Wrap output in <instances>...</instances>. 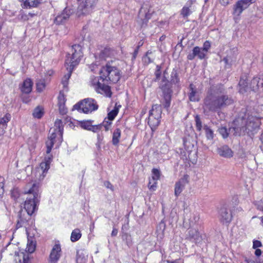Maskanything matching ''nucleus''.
I'll return each instance as SVG.
<instances>
[{
  "label": "nucleus",
  "instance_id": "f257e3e1",
  "mask_svg": "<svg viewBox=\"0 0 263 263\" xmlns=\"http://www.w3.org/2000/svg\"><path fill=\"white\" fill-rule=\"evenodd\" d=\"M63 126L61 120L57 119L54 123V126L50 128L47 140L46 142V154L48 155L44 158L43 162L40 163V167L37 168V172L40 176L39 180L44 179L46 173L50 168V164L52 160V156L50 153L55 144L59 147L63 141Z\"/></svg>",
  "mask_w": 263,
  "mask_h": 263
},
{
  "label": "nucleus",
  "instance_id": "f03ea898",
  "mask_svg": "<svg viewBox=\"0 0 263 263\" xmlns=\"http://www.w3.org/2000/svg\"><path fill=\"white\" fill-rule=\"evenodd\" d=\"M24 193L25 194L32 195L33 198H27L23 205H21V209L17 215V220H31V215L37 210V205L41 194L40 183L35 181L27 183L24 187Z\"/></svg>",
  "mask_w": 263,
  "mask_h": 263
},
{
  "label": "nucleus",
  "instance_id": "7ed1b4c3",
  "mask_svg": "<svg viewBox=\"0 0 263 263\" xmlns=\"http://www.w3.org/2000/svg\"><path fill=\"white\" fill-rule=\"evenodd\" d=\"M224 89L222 85L211 88L204 100V111L207 110L216 111L233 103V100L224 95Z\"/></svg>",
  "mask_w": 263,
  "mask_h": 263
},
{
  "label": "nucleus",
  "instance_id": "20e7f679",
  "mask_svg": "<svg viewBox=\"0 0 263 263\" xmlns=\"http://www.w3.org/2000/svg\"><path fill=\"white\" fill-rule=\"evenodd\" d=\"M83 55L82 48L80 45L75 44L70 48V51L66 55L65 63V66L68 72L62 80V83L65 88L67 87L68 81L73 68L79 64Z\"/></svg>",
  "mask_w": 263,
  "mask_h": 263
},
{
  "label": "nucleus",
  "instance_id": "39448f33",
  "mask_svg": "<svg viewBox=\"0 0 263 263\" xmlns=\"http://www.w3.org/2000/svg\"><path fill=\"white\" fill-rule=\"evenodd\" d=\"M260 125V119L256 117L250 116L247 121L237 119L234 121L230 132L235 136L250 134L257 129Z\"/></svg>",
  "mask_w": 263,
  "mask_h": 263
},
{
  "label": "nucleus",
  "instance_id": "423d86ee",
  "mask_svg": "<svg viewBox=\"0 0 263 263\" xmlns=\"http://www.w3.org/2000/svg\"><path fill=\"white\" fill-rule=\"evenodd\" d=\"M100 78L103 81L117 83L120 79L119 70L115 66L107 64L100 71Z\"/></svg>",
  "mask_w": 263,
  "mask_h": 263
},
{
  "label": "nucleus",
  "instance_id": "0eeeda50",
  "mask_svg": "<svg viewBox=\"0 0 263 263\" xmlns=\"http://www.w3.org/2000/svg\"><path fill=\"white\" fill-rule=\"evenodd\" d=\"M73 107L80 112L88 114L97 110L98 109V105L94 99L87 98L75 104Z\"/></svg>",
  "mask_w": 263,
  "mask_h": 263
},
{
  "label": "nucleus",
  "instance_id": "6e6552de",
  "mask_svg": "<svg viewBox=\"0 0 263 263\" xmlns=\"http://www.w3.org/2000/svg\"><path fill=\"white\" fill-rule=\"evenodd\" d=\"M79 6L78 14L79 16L87 15L91 13L97 4V0H78Z\"/></svg>",
  "mask_w": 263,
  "mask_h": 263
},
{
  "label": "nucleus",
  "instance_id": "1a4fd4ad",
  "mask_svg": "<svg viewBox=\"0 0 263 263\" xmlns=\"http://www.w3.org/2000/svg\"><path fill=\"white\" fill-rule=\"evenodd\" d=\"M161 113V107L160 105L155 104L152 106L148 117V124L152 128L155 127L159 124Z\"/></svg>",
  "mask_w": 263,
  "mask_h": 263
},
{
  "label": "nucleus",
  "instance_id": "9d476101",
  "mask_svg": "<svg viewBox=\"0 0 263 263\" xmlns=\"http://www.w3.org/2000/svg\"><path fill=\"white\" fill-rule=\"evenodd\" d=\"M36 248V241L35 239H28L25 253L20 252L17 253L19 257L20 263H30L29 253L34 252Z\"/></svg>",
  "mask_w": 263,
  "mask_h": 263
},
{
  "label": "nucleus",
  "instance_id": "9b49d317",
  "mask_svg": "<svg viewBox=\"0 0 263 263\" xmlns=\"http://www.w3.org/2000/svg\"><path fill=\"white\" fill-rule=\"evenodd\" d=\"M22 227L25 228L27 239H35L34 237L37 235V231L34 228L32 220H17V229Z\"/></svg>",
  "mask_w": 263,
  "mask_h": 263
},
{
  "label": "nucleus",
  "instance_id": "f8f14e48",
  "mask_svg": "<svg viewBox=\"0 0 263 263\" xmlns=\"http://www.w3.org/2000/svg\"><path fill=\"white\" fill-rule=\"evenodd\" d=\"M90 83L91 86L98 93L104 94L108 97H111V92L110 87L108 85L101 84V83L99 82L98 77H92L91 78Z\"/></svg>",
  "mask_w": 263,
  "mask_h": 263
},
{
  "label": "nucleus",
  "instance_id": "ddd939ff",
  "mask_svg": "<svg viewBox=\"0 0 263 263\" xmlns=\"http://www.w3.org/2000/svg\"><path fill=\"white\" fill-rule=\"evenodd\" d=\"M252 4V0H239L233 6V15L234 19L237 20L243 10H246Z\"/></svg>",
  "mask_w": 263,
  "mask_h": 263
},
{
  "label": "nucleus",
  "instance_id": "4468645a",
  "mask_svg": "<svg viewBox=\"0 0 263 263\" xmlns=\"http://www.w3.org/2000/svg\"><path fill=\"white\" fill-rule=\"evenodd\" d=\"M151 14L149 12L148 6L147 5L143 6L139 12L138 22L141 27H144L148 21L151 18Z\"/></svg>",
  "mask_w": 263,
  "mask_h": 263
},
{
  "label": "nucleus",
  "instance_id": "2eb2a0df",
  "mask_svg": "<svg viewBox=\"0 0 263 263\" xmlns=\"http://www.w3.org/2000/svg\"><path fill=\"white\" fill-rule=\"evenodd\" d=\"M189 183V176L187 175H184L175 184L174 194L178 197L184 190L185 186Z\"/></svg>",
  "mask_w": 263,
  "mask_h": 263
},
{
  "label": "nucleus",
  "instance_id": "dca6fc26",
  "mask_svg": "<svg viewBox=\"0 0 263 263\" xmlns=\"http://www.w3.org/2000/svg\"><path fill=\"white\" fill-rule=\"evenodd\" d=\"M62 254L61 245L59 243H55L52 247L49 258L50 263H56L60 259Z\"/></svg>",
  "mask_w": 263,
  "mask_h": 263
},
{
  "label": "nucleus",
  "instance_id": "f3484780",
  "mask_svg": "<svg viewBox=\"0 0 263 263\" xmlns=\"http://www.w3.org/2000/svg\"><path fill=\"white\" fill-rule=\"evenodd\" d=\"M186 236L191 240L195 243L199 242L201 240V237L197 228H190L187 231Z\"/></svg>",
  "mask_w": 263,
  "mask_h": 263
},
{
  "label": "nucleus",
  "instance_id": "a211bd4d",
  "mask_svg": "<svg viewBox=\"0 0 263 263\" xmlns=\"http://www.w3.org/2000/svg\"><path fill=\"white\" fill-rule=\"evenodd\" d=\"M206 53L198 46L195 47L193 49V52L187 55V59L190 60H193L195 57H197L199 59L202 60L205 58Z\"/></svg>",
  "mask_w": 263,
  "mask_h": 263
},
{
  "label": "nucleus",
  "instance_id": "6ab92c4d",
  "mask_svg": "<svg viewBox=\"0 0 263 263\" xmlns=\"http://www.w3.org/2000/svg\"><path fill=\"white\" fill-rule=\"evenodd\" d=\"M70 13V10L66 8L60 14L55 17L54 23L59 25L64 23L69 18Z\"/></svg>",
  "mask_w": 263,
  "mask_h": 263
},
{
  "label": "nucleus",
  "instance_id": "aec40b11",
  "mask_svg": "<svg viewBox=\"0 0 263 263\" xmlns=\"http://www.w3.org/2000/svg\"><path fill=\"white\" fill-rule=\"evenodd\" d=\"M33 82L30 79L25 80L20 86V89L23 93L28 94L32 91Z\"/></svg>",
  "mask_w": 263,
  "mask_h": 263
},
{
  "label": "nucleus",
  "instance_id": "412c9836",
  "mask_svg": "<svg viewBox=\"0 0 263 263\" xmlns=\"http://www.w3.org/2000/svg\"><path fill=\"white\" fill-rule=\"evenodd\" d=\"M217 153L220 156L226 158H230L233 156V152L227 145L218 147Z\"/></svg>",
  "mask_w": 263,
  "mask_h": 263
},
{
  "label": "nucleus",
  "instance_id": "4be33fe9",
  "mask_svg": "<svg viewBox=\"0 0 263 263\" xmlns=\"http://www.w3.org/2000/svg\"><path fill=\"white\" fill-rule=\"evenodd\" d=\"M171 92L172 91L170 89H167L166 91L164 90L163 91V99L161 103L165 108H168L170 106L171 100Z\"/></svg>",
  "mask_w": 263,
  "mask_h": 263
},
{
  "label": "nucleus",
  "instance_id": "5701e85b",
  "mask_svg": "<svg viewBox=\"0 0 263 263\" xmlns=\"http://www.w3.org/2000/svg\"><path fill=\"white\" fill-rule=\"evenodd\" d=\"M21 6L24 8L35 7L40 3V0H20Z\"/></svg>",
  "mask_w": 263,
  "mask_h": 263
},
{
  "label": "nucleus",
  "instance_id": "b1692460",
  "mask_svg": "<svg viewBox=\"0 0 263 263\" xmlns=\"http://www.w3.org/2000/svg\"><path fill=\"white\" fill-rule=\"evenodd\" d=\"M220 219L223 223H229L232 220L231 214L226 209H221L220 211Z\"/></svg>",
  "mask_w": 263,
  "mask_h": 263
},
{
  "label": "nucleus",
  "instance_id": "393cba45",
  "mask_svg": "<svg viewBox=\"0 0 263 263\" xmlns=\"http://www.w3.org/2000/svg\"><path fill=\"white\" fill-rule=\"evenodd\" d=\"M114 51L112 50L110 48H105L99 54V58L101 60H106L108 57L113 55Z\"/></svg>",
  "mask_w": 263,
  "mask_h": 263
},
{
  "label": "nucleus",
  "instance_id": "a878e982",
  "mask_svg": "<svg viewBox=\"0 0 263 263\" xmlns=\"http://www.w3.org/2000/svg\"><path fill=\"white\" fill-rule=\"evenodd\" d=\"M121 131L119 128L115 129L112 133V143L114 145H117L120 142Z\"/></svg>",
  "mask_w": 263,
  "mask_h": 263
},
{
  "label": "nucleus",
  "instance_id": "bb28decb",
  "mask_svg": "<svg viewBox=\"0 0 263 263\" xmlns=\"http://www.w3.org/2000/svg\"><path fill=\"white\" fill-rule=\"evenodd\" d=\"M190 92L189 95V98L191 101H198L199 99V96L197 91L195 89L193 84H191L190 86Z\"/></svg>",
  "mask_w": 263,
  "mask_h": 263
},
{
  "label": "nucleus",
  "instance_id": "cd10ccee",
  "mask_svg": "<svg viewBox=\"0 0 263 263\" xmlns=\"http://www.w3.org/2000/svg\"><path fill=\"white\" fill-rule=\"evenodd\" d=\"M82 236L81 231L79 229H75L71 233L70 240L72 242H76L79 240Z\"/></svg>",
  "mask_w": 263,
  "mask_h": 263
},
{
  "label": "nucleus",
  "instance_id": "c85d7f7f",
  "mask_svg": "<svg viewBox=\"0 0 263 263\" xmlns=\"http://www.w3.org/2000/svg\"><path fill=\"white\" fill-rule=\"evenodd\" d=\"M46 87L45 80L44 79H39L36 82V91L39 92H43Z\"/></svg>",
  "mask_w": 263,
  "mask_h": 263
},
{
  "label": "nucleus",
  "instance_id": "c756f323",
  "mask_svg": "<svg viewBox=\"0 0 263 263\" xmlns=\"http://www.w3.org/2000/svg\"><path fill=\"white\" fill-rule=\"evenodd\" d=\"M10 119L11 115L9 114H6L4 117H0V128H6L7 123L10 121Z\"/></svg>",
  "mask_w": 263,
  "mask_h": 263
},
{
  "label": "nucleus",
  "instance_id": "7c9ffc66",
  "mask_svg": "<svg viewBox=\"0 0 263 263\" xmlns=\"http://www.w3.org/2000/svg\"><path fill=\"white\" fill-rule=\"evenodd\" d=\"M203 128L204 130L205 136L207 139L212 140L214 136L213 130L207 125H204Z\"/></svg>",
  "mask_w": 263,
  "mask_h": 263
},
{
  "label": "nucleus",
  "instance_id": "2f4dec72",
  "mask_svg": "<svg viewBox=\"0 0 263 263\" xmlns=\"http://www.w3.org/2000/svg\"><path fill=\"white\" fill-rule=\"evenodd\" d=\"M44 115L43 108L41 106H37L33 110V116L37 119H40Z\"/></svg>",
  "mask_w": 263,
  "mask_h": 263
},
{
  "label": "nucleus",
  "instance_id": "473e14b6",
  "mask_svg": "<svg viewBox=\"0 0 263 263\" xmlns=\"http://www.w3.org/2000/svg\"><path fill=\"white\" fill-rule=\"evenodd\" d=\"M112 124V121L105 118L103 122L100 124L101 125V128H104L105 131H108L111 127Z\"/></svg>",
  "mask_w": 263,
  "mask_h": 263
},
{
  "label": "nucleus",
  "instance_id": "72a5a7b5",
  "mask_svg": "<svg viewBox=\"0 0 263 263\" xmlns=\"http://www.w3.org/2000/svg\"><path fill=\"white\" fill-rule=\"evenodd\" d=\"M231 127H231L229 129H230ZM219 132L224 139L227 138L229 134H233V135H234L233 133L230 132V129H229L228 132L227 129L224 127H221L219 128Z\"/></svg>",
  "mask_w": 263,
  "mask_h": 263
},
{
  "label": "nucleus",
  "instance_id": "f704fd0d",
  "mask_svg": "<svg viewBox=\"0 0 263 263\" xmlns=\"http://www.w3.org/2000/svg\"><path fill=\"white\" fill-rule=\"evenodd\" d=\"M92 121H84L81 122V126L84 129L90 131L92 127Z\"/></svg>",
  "mask_w": 263,
  "mask_h": 263
},
{
  "label": "nucleus",
  "instance_id": "c9c22d12",
  "mask_svg": "<svg viewBox=\"0 0 263 263\" xmlns=\"http://www.w3.org/2000/svg\"><path fill=\"white\" fill-rule=\"evenodd\" d=\"M118 113V109L116 107H115V108L113 110H112L108 114L107 118H106L112 121L116 117Z\"/></svg>",
  "mask_w": 263,
  "mask_h": 263
},
{
  "label": "nucleus",
  "instance_id": "e433bc0d",
  "mask_svg": "<svg viewBox=\"0 0 263 263\" xmlns=\"http://www.w3.org/2000/svg\"><path fill=\"white\" fill-rule=\"evenodd\" d=\"M223 61L226 64V67L227 68H229L233 64V63L235 61V59L231 57L230 56H227L223 59Z\"/></svg>",
  "mask_w": 263,
  "mask_h": 263
},
{
  "label": "nucleus",
  "instance_id": "4c0bfd02",
  "mask_svg": "<svg viewBox=\"0 0 263 263\" xmlns=\"http://www.w3.org/2000/svg\"><path fill=\"white\" fill-rule=\"evenodd\" d=\"M160 171L156 168H154L152 170V176L151 179L153 180L157 181L160 179Z\"/></svg>",
  "mask_w": 263,
  "mask_h": 263
},
{
  "label": "nucleus",
  "instance_id": "58836bf2",
  "mask_svg": "<svg viewBox=\"0 0 263 263\" xmlns=\"http://www.w3.org/2000/svg\"><path fill=\"white\" fill-rule=\"evenodd\" d=\"M196 127L198 131L200 132L202 128V122L198 115L195 117Z\"/></svg>",
  "mask_w": 263,
  "mask_h": 263
},
{
  "label": "nucleus",
  "instance_id": "ea45409f",
  "mask_svg": "<svg viewBox=\"0 0 263 263\" xmlns=\"http://www.w3.org/2000/svg\"><path fill=\"white\" fill-rule=\"evenodd\" d=\"M157 181L150 178L148 183V187L151 190L155 191L157 188Z\"/></svg>",
  "mask_w": 263,
  "mask_h": 263
},
{
  "label": "nucleus",
  "instance_id": "a19ab883",
  "mask_svg": "<svg viewBox=\"0 0 263 263\" xmlns=\"http://www.w3.org/2000/svg\"><path fill=\"white\" fill-rule=\"evenodd\" d=\"M254 204L257 210L263 212V199L254 201Z\"/></svg>",
  "mask_w": 263,
  "mask_h": 263
},
{
  "label": "nucleus",
  "instance_id": "79ce46f5",
  "mask_svg": "<svg viewBox=\"0 0 263 263\" xmlns=\"http://www.w3.org/2000/svg\"><path fill=\"white\" fill-rule=\"evenodd\" d=\"M181 13L183 17H185L188 16L191 13V11L189 7H183L182 9Z\"/></svg>",
  "mask_w": 263,
  "mask_h": 263
},
{
  "label": "nucleus",
  "instance_id": "37998d69",
  "mask_svg": "<svg viewBox=\"0 0 263 263\" xmlns=\"http://www.w3.org/2000/svg\"><path fill=\"white\" fill-rule=\"evenodd\" d=\"M65 97L63 92L61 91L58 97V104H65Z\"/></svg>",
  "mask_w": 263,
  "mask_h": 263
},
{
  "label": "nucleus",
  "instance_id": "c03bdc74",
  "mask_svg": "<svg viewBox=\"0 0 263 263\" xmlns=\"http://www.w3.org/2000/svg\"><path fill=\"white\" fill-rule=\"evenodd\" d=\"M101 130V125L100 124L98 125H92L90 131L97 133Z\"/></svg>",
  "mask_w": 263,
  "mask_h": 263
},
{
  "label": "nucleus",
  "instance_id": "a18cd8bd",
  "mask_svg": "<svg viewBox=\"0 0 263 263\" xmlns=\"http://www.w3.org/2000/svg\"><path fill=\"white\" fill-rule=\"evenodd\" d=\"M211 48V43L209 41H206L203 45V47L201 48L206 53Z\"/></svg>",
  "mask_w": 263,
  "mask_h": 263
},
{
  "label": "nucleus",
  "instance_id": "49530a36",
  "mask_svg": "<svg viewBox=\"0 0 263 263\" xmlns=\"http://www.w3.org/2000/svg\"><path fill=\"white\" fill-rule=\"evenodd\" d=\"M59 105V111L61 114L62 115H65L67 112V109L65 107L64 104H58Z\"/></svg>",
  "mask_w": 263,
  "mask_h": 263
},
{
  "label": "nucleus",
  "instance_id": "de8ad7c7",
  "mask_svg": "<svg viewBox=\"0 0 263 263\" xmlns=\"http://www.w3.org/2000/svg\"><path fill=\"white\" fill-rule=\"evenodd\" d=\"M261 246H262L261 242L259 240H254L253 242V247H252L254 249H258V248L261 247Z\"/></svg>",
  "mask_w": 263,
  "mask_h": 263
},
{
  "label": "nucleus",
  "instance_id": "09e8293b",
  "mask_svg": "<svg viewBox=\"0 0 263 263\" xmlns=\"http://www.w3.org/2000/svg\"><path fill=\"white\" fill-rule=\"evenodd\" d=\"M3 182L4 178L2 177H0V196L3 194L4 192Z\"/></svg>",
  "mask_w": 263,
  "mask_h": 263
},
{
  "label": "nucleus",
  "instance_id": "8fccbe9b",
  "mask_svg": "<svg viewBox=\"0 0 263 263\" xmlns=\"http://www.w3.org/2000/svg\"><path fill=\"white\" fill-rule=\"evenodd\" d=\"M245 82L244 80H240V82L239 83V85L240 86V87H242L241 88H240V92L241 93H243L244 91H246V89L244 88L243 89V86L245 85Z\"/></svg>",
  "mask_w": 263,
  "mask_h": 263
},
{
  "label": "nucleus",
  "instance_id": "3c124183",
  "mask_svg": "<svg viewBox=\"0 0 263 263\" xmlns=\"http://www.w3.org/2000/svg\"><path fill=\"white\" fill-rule=\"evenodd\" d=\"M53 74V71L51 69L50 70H48L46 71V72L45 73V76H44V79L45 80V79L46 80L48 79V77H50V76H52Z\"/></svg>",
  "mask_w": 263,
  "mask_h": 263
},
{
  "label": "nucleus",
  "instance_id": "603ef678",
  "mask_svg": "<svg viewBox=\"0 0 263 263\" xmlns=\"http://www.w3.org/2000/svg\"><path fill=\"white\" fill-rule=\"evenodd\" d=\"M104 185L106 188L109 189L111 191H114V187L109 181H105Z\"/></svg>",
  "mask_w": 263,
  "mask_h": 263
},
{
  "label": "nucleus",
  "instance_id": "864d4df0",
  "mask_svg": "<svg viewBox=\"0 0 263 263\" xmlns=\"http://www.w3.org/2000/svg\"><path fill=\"white\" fill-rule=\"evenodd\" d=\"M86 259L85 258H81L80 256H78L77 258V263H85Z\"/></svg>",
  "mask_w": 263,
  "mask_h": 263
},
{
  "label": "nucleus",
  "instance_id": "5fc2aeb1",
  "mask_svg": "<svg viewBox=\"0 0 263 263\" xmlns=\"http://www.w3.org/2000/svg\"><path fill=\"white\" fill-rule=\"evenodd\" d=\"M157 70H156V71L155 72V76H156V79H158L160 77V76L161 74V72H160V69H159V67L158 66H157Z\"/></svg>",
  "mask_w": 263,
  "mask_h": 263
},
{
  "label": "nucleus",
  "instance_id": "6e6d98bb",
  "mask_svg": "<svg viewBox=\"0 0 263 263\" xmlns=\"http://www.w3.org/2000/svg\"><path fill=\"white\" fill-rule=\"evenodd\" d=\"M261 253H262V252L259 249H255L254 254L256 256H257V257L260 256L261 254Z\"/></svg>",
  "mask_w": 263,
  "mask_h": 263
},
{
  "label": "nucleus",
  "instance_id": "4d7b16f0",
  "mask_svg": "<svg viewBox=\"0 0 263 263\" xmlns=\"http://www.w3.org/2000/svg\"><path fill=\"white\" fill-rule=\"evenodd\" d=\"M97 139H98V144L99 145V146H100V145L101 144V143L103 140V138L102 136L98 134V136H97Z\"/></svg>",
  "mask_w": 263,
  "mask_h": 263
},
{
  "label": "nucleus",
  "instance_id": "13d9d810",
  "mask_svg": "<svg viewBox=\"0 0 263 263\" xmlns=\"http://www.w3.org/2000/svg\"><path fill=\"white\" fill-rule=\"evenodd\" d=\"M166 262L167 263H183L182 260L181 259H180L175 260V261H173L167 260L166 261Z\"/></svg>",
  "mask_w": 263,
  "mask_h": 263
},
{
  "label": "nucleus",
  "instance_id": "bf43d9fd",
  "mask_svg": "<svg viewBox=\"0 0 263 263\" xmlns=\"http://www.w3.org/2000/svg\"><path fill=\"white\" fill-rule=\"evenodd\" d=\"M221 4L223 6H227L229 4V0H221Z\"/></svg>",
  "mask_w": 263,
  "mask_h": 263
},
{
  "label": "nucleus",
  "instance_id": "052dcab7",
  "mask_svg": "<svg viewBox=\"0 0 263 263\" xmlns=\"http://www.w3.org/2000/svg\"><path fill=\"white\" fill-rule=\"evenodd\" d=\"M16 192H15V190L14 189L11 192V196L12 197H13L14 198V200L15 201L16 200V197H15V194Z\"/></svg>",
  "mask_w": 263,
  "mask_h": 263
},
{
  "label": "nucleus",
  "instance_id": "680f3d73",
  "mask_svg": "<svg viewBox=\"0 0 263 263\" xmlns=\"http://www.w3.org/2000/svg\"><path fill=\"white\" fill-rule=\"evenodd\" d=\"M193 218H194V222L195 223L197 222L199 219V216L198 215H193Z\"/></svg>",
  "mask_w": 263,
  "mask_h": 263
},
{
  "label": "nucleus",
  "instance_id": "e2e57ef3",
  "mask_svg": "<svg viewBox=\"0 0 263 263\" xmlns=\"http://www.w3.org/2000/svg\"><path fill=\"white\" fill-rule=\"evenodd\" d=\"M117 233H118L117 230L113 229V230L112 231V233H111V235L112 236H116V235H117Z\"/></svg>",
  "mask_w": 263,
  "mask_h": 263
},
{
  "label": "nucleus",
  "instance_id": "0e129e2a",
  "mask_svg": "<svg viewBox=\"0 0 263 263\" xmlns=\"http://www.w3.org/2000/svg\"><path fill=\"white\" fill-rule=\"evenodd\" d=\"M23 101L25 103H28L30 101V99L29 97L26 98V99L23 98Z\"/></svg>",
  "mask_w": 263,
  "mask_h": 263
},
{
  "label": "nucleus",
  "instance_id": "69168bd1",
  "mask_svg": "<svg viewBox=\"0 0 263 263\" xmlns=\"http://www.w3.org/2000/svg\"><path fill=\"white\" fill-rule=\"evenodd\" d=\"M144 60L145 62H146L147 61H148V62H149V63L152 62V61L150 60V58L149 57H148L147 56L145 57Z\"/></svg>",
  "mask_w": 263,
  "mask_h": 263
},
{
  "label": "nucleus",
  "instance_id": "338daca9",
  "mask_svg": "<svg viewBox=\"0 0 263 263\" xmlns=\"http://www.w3.org/2000/svg\"><path fill=\"white\" fill-rule=\"evenodd\" d=\"M260 139L262 143H263V133L261 135Z\"/></svg>",
  "mask_w": 263,
  "mask_h": 263
},
{
  "label": "nucleus",
  "instance_id": "774afa93",
  "mask_svg": "<svg viewBox=\"0 0 263 263\" xmlns=\"http://www.w3.org/2000/svg\"><path fill=\"white\" fill-rule=\"evenodd\" d=\"M94 228H95L94 223H92V226L90 228V231L93 230L94 229Z\"/></svg>",
  "mask_w": 263,
  "mask_h": 263
}]
</instances>
